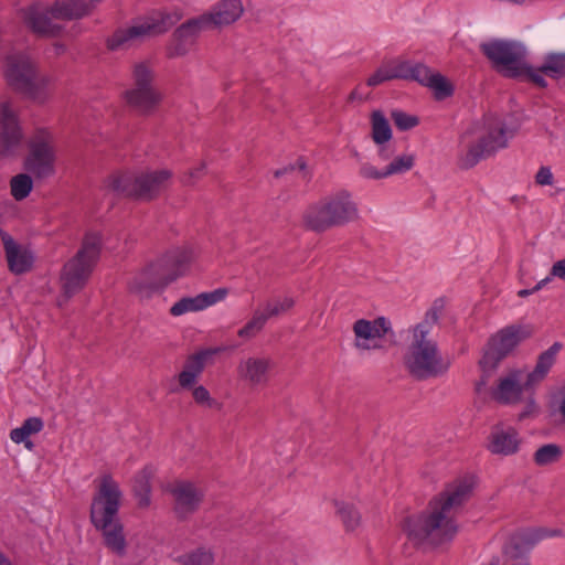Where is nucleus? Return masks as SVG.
Segmentation results:
<instances>
[{"instance_id":"nucleus-1","label":"nucleus","mask_w":565,"mask_h":565,"mask_svg":"<svg viewBox=\"0 0 565 565\" xmlns=\"http://www.w3.org/2000/svg\"><path fill=\"white\" fill-rule=\"evenodd\" d=\"M471 491L472 483L468 479L448 484L425 511L406 520L404 529L408 540L417 546H439L452 541L458 532L457 514Z\"/></svg>"},{"instance_id":"nucleus-2","label":"nucleus","mask_w":565,"mask_h":565,"mask_svg":"<svg viewBox=\"0 0 565 565\" xmlns=\"http://www.w3.org/2000/svg\"><path fill=\"white\" fill-rule=\"evenodd\" d=\"M443 307V302L436 300L423 321L413 329L406 364L411 374L420 380L441 376L450 366V360L441 355L437 341L431 337Z\"/></svg>"},{"instance_id":"nucleus-3","label":"nucleus","mask_w":565,"mask_h":565,"mask_svg":"<svg viewBox=\"0 0 565 565\" xmlns=\"http://www.w3.org/2000/svg\"><path fill=\"white\" fill-rule=\"evenodd\" d=\"M193 259L194 254L190 248L171 249L139 273L130 281L129 288L140 297H150L153 292L164 289L180 276L185 275Z\"/></svg>"},{"instance_id":"nucleus-4","label":"nucleus","mask_w":565,"mask_h":565,"mask_svg":"<svg viewBox=\"0 0 565 565\" xmlns=\"http://www.w3.org/2000/svg\"><path fill=\"white\" fill-rule=\"evenodd\" d=\"M480 51L504 77H524L540 88L547 87L546 79L534 72V67L526 62L527 50L523 43L492 40L481 43Z\"/></svg>"},{"instance_id":"nucleus-5","label":"nucleus","mask_w":565,"mask_h":565,"mask_svg":"<svg viewBox=\"0 0 565 565\" xmlns=\"http://www.w3.org/2000/svg\"><path fill=\"white\" fill-rule=\"evenodd\" d=\"M356 218L355 203L350 200L348 193L341 192L309 205L302 214V224L309 231L323 233Z\"/></svg>"},{"instance_id":"nucleus-6","label":"nucleus","mask_w":565,"mask_h":565,"mask_svg":"<svg viewBox=\"0 0 565 565\" xmlns=\"http://www.w3.org/2000/svg\"><path fill=\"white\" fill-rule=\"evenodd\" d=\"M532 334L533 328L522 324L508 326L493 334L483 348L482 356L479 360L481 375L476 388L488 386L501 361Z\"/></svg>"},{"instance_id":"nucleus-7","label":"nucleus","mask_w":565,"mask_h":565,"mask_svg":"<svg viewBox=\"0 0 565 565\" xmlns=\"http://www.w3.org/2000/svg\"><path fill=\"white\" fill-rule=\"evenodd\" d=\"M102 249V237L98 233H88L81 248L63 267L62 282L67 297L78 292L90 277Z\"/></svg>"},{"instance_id":"nucleus-8","label":"nucleus","mask_w":565,"mask_h":565,"mask_svg":"<svg viewBox=\"0 0 565 565\" xmlns=\"http://www.w3.org/2000/svg\"><path fill=\"white\" fill-rule=\"evenodd\" d=\"M4 75L15 92L34 102H44L47 79L38 72L28 56L22 54L9 56Z\"/></svg>"},{"instance_id":"nucleus-9","label":"nucleus","mask_w":565,"mask_h":565,"mask_svg":"<svg viewBox=\"0 0 565 565\" xmlns=\"http://www.w3.org/2000/svg\"><path fill=\"white\" fill-rule=\"evenodd\" d=\"M181 13L156 11L147 17L143 22L127 29H119L107 39V47L118 51L130 47L135 42L148 35H157L167 32L181 19Z\"/></svg>"},{"instance_id":"nucleus-10","label":"nucleus","mask_w":565,"mask_h":565,"mask_svg":"<svg viewBox=\"0 0 565 565\" xmlns=\"http://www.w3.org/2000/svg\"><path fill=\"white\" fill-rule=\"evenodd\" d=\"M514 129H509L504 124L490 125L487 132L475 141H469L458 156V167L469 170L481 160L493 156L498 150L508 146V140L513 138Z\"/></svg>"},{"instance_id":"nucleus-11","label":"nucleus","mask_w":565,"mask_h":565,"mask_svg":"<svg viewBox=\"0 0 565 565\" xmlns=\"http://www.w3.org/2000/svg\"><path fill=\"white\" fill-rule=\"evenodd\" d=\"M171 178L169 170L134 175L120 173L111 177L110 188L118 194L140 201H151L166 188Z\"/></svg>"},{"instance_id":"nucleus-12","label":"nucleus","mask_w":565,"mask_h":565,"mask_svg":"<svg viewBox=\"0 0 565 565\" xmlns=\"http://www.w3.org/2000/svg\"><path fill=\"white\" fill-rule=\"evenodd\" d=\"M561 349L562 344L554 342L546 351L539 355L532 372L526 373L521 369L507 371L497 380L495 388H532L540 385L554 365Z\"/></svg>"},{"instance_id":"nucleus-13","label":"nucleus","mask_w":565,"mask_h":565,"mask_svg":"<svg viewBox=\"0 0 565 565\" xmlns=\"http://www.w3.org/2000/svg\"><path fill=\"white\" fill-rule=\"evenodd\" d=\"M132 88L125 92L128 105L142 114L151 111L161 100L153 85V70L146 62L137 63L132 70Z\"/></svg>"},{"instance_id":"nucleus-14","label":"nucleus","mask_w":565,"mask_h":565,"mask_svg":"<svg viewBox=\"0 0 565 565\" xmlns=\"http://www.w3.org/2000/svg\"><path fill=\"white\" fill-rule=\"evenodd\" d=\"M120 500L119 484L110 475L102 476L90 505V520L94 526H106L107 522L118 520Z\"/></svg>"},{"instance_id":"nucleus-15","label":"nucleus","mask_w":565,"mask_h":565,"mask_svg":"<svg viewBox=\"0 0 565 565\" xmlns=\"http://www.w3.org/2000/svg\"><path fill=\"white\" fill-rule=\"evenodd\" d=\"M54 151L52 136L39 130L30 142V153L25 159V169L36 178H46L54 172Z\"/></svg>"},{"instance_id":"nucleus-16","label":"nucleus","mask_w":565,"mask_h":565,"mask_svg":"<svg viewBox=\"0 0 565 565\" xmlns=\"http://www.w3.org/2000/svg\"><path fill=\"white\" fill-rule=\"evenodd\" d=\"M173 498V510L179 519H186L201 505L204 492L195 483L186 480H177L168 488Z\"/></svg>"},{"instance_id":"nucleus-17","label":"nucleus","mask_w":565,"mask_h":565,"mask_svg":"<svg viewBox=\"0 0 565 565\" xmlns=\"http://www.w3.org/2000/svg\"><path fill=\"white\" fill-rule=\"evenodd\" d=\"M487 440V449L499 456L516 454L522 441L519 431L513 426L503 423H499L491 428Z\"/></svg>"},{"instance_id":"nucleus-18","label":"nucleus","mask_w":565,"mask_h":565,"mask_svg":"<svg viewBox=\"0 0 565 565\" xmlns=\"http://www.w3.org/2000/svg\"><path fill=\"white\" fill-rule=\"evenodd\" d=\"M207 18H193L182 23L174 32L173 40L168 49L169 57L185 55L194 44L199 33L206 29Z\"/></svg>"},{"instance_id":"nucleus-19","label":"nucleus","mask_w":565,"mask_h":565,"mask_svg":"<svg viewBox=\"0 0 565 565\" xmlns=\"http://www.w3.org/2000/svg\"><path fill=\"white\" fill-rule=\"evenodd\" d=\"M483 398L500 405L521 406L519 419L531 416L536 411L535 399L531 391H478Z\"/></svg>"},{"instance_id":"nucleus-20","label":"nucleus","mask_w":565,"mask_h":565,"mask_svg":"<svg viewBox=\"0 0 565 565\" xmlns=\"http://www.w3.org/2000/svg\"><path fill=\"white\" fill-rule=\"evenodd\" d=\"M408 81H415L423 86L434 90L436 99H444L454 94L451 83L441 74L433 73L431 70L423 63H413Z\"/></svg>"},{"instance_id":"nucleus-21","label":"nucleus","mask_w":565,"mask_h":565,"mask_svg":"<svg viewBox=\"0 0 565 565\" xmlns=\"http://www.w3.org/2000/svg\"><path fill=\"white\" fill-rule=\"evenodd\" d=\"M228 290L218 288L211 292H202L195 297H183L170 308V315L174 317L182 316L188 312L201 311L205 308L222 301Z\"/></svg>"},{"instance_id":"nucleus-22","label":"nucleus","mask_w":565,"mask_h":565,"mask_svg":"<svg viewBox=\"0 0 565 565\" xmlns=\"http://www.w3.org/2000/svg\"><path fill=\"white\" fill-rule=\"evenodd\" d=\"M0 236L10 271L17 275L26 273L32 266V256L26 250L21 249L8 233L0 231Z\"/></svg>"},{"instance_id":"nucleus-23","label":"nucleus","mask_w":565,"mask_h":565,"mask_svg":"<svg viewBox=\"0 0 565 565\" xmlns=\"http://www.w3.org/2000/svg\"><path fill=\"white\" fill-rule=\"evenodd\" d=\"M1 125L0 140L3 148L2 153L8 154L22 139L18 118L8 104H3L1 107Z\"/></svg>"},{"instance_id":"nucleus-24","label":"nucleus","mask_w":565,"mask_h":565,"mask_svg":"<svg viewBox=\"0 0 565 565\" xmlns=\"http://www.w3.org/2000/svg\"><path fill=\"white\" fill-rule=\"evenodd\" d=\"M243 11L244 8L241 0H224L211 13L201 17L207 18L206 28L210 25L221 26L235 22Z\"/></svg>"},{"instance_id":"nucleus-25","label":"nucleus","mask_w":565,"mask_h":565,"mask_svg":"<svg viewBox=\"0 0 565 565\" xmlns=\"http://www.w3.org/2000/svg\"><path fill=\"white\" fill-rule=\"evenodd\" d=\"M50 15V9L44 11L38 7H30L24 13V21L34 33L55 36L60 34L62 28L53 23Z\"/></svg>"},{"instance_id":"nucleus-26","label":"nucleus","mask_w":565,"mask_h":565,"mask_svg":"<svg viewBox=\"0 0 565 565\" xmlns=\"http://www.w3.org/2000/svg\"><path fill=\"white\" fill-rule=\"evenodd\" d=\"M89 0H56L50 8L51 17L60 20L81 19L89 13Z\"/></svg>"},{"instance_id":"nucleus-27","label":"nucleus","mask_w":565,"mask_h":565,"mask_svg":"<svg viewBox=\"0 0 565 565\" xmlns=\"http://www.w3.org/2000/svg\"><path fill=\"white\" fill-rule=\"evenodd\" d=\"M547 535H555V533H542L536 536L533 541H523L520 539L512 540L505 545L503 550L504 561L508 565H530L527 554L534 545V543Z\"/></svg>"},{"instance_id":"nucleus-28","label":"nucleus","mask_w":565,"mask_h":565,"mask_svg":"<svg viewBox=\"0 0 565 565\" xmlns=\"http://www.w3.org/2000/svg\"><path fill=\"white\" fill-rule=\"evenodd\" d=\"M103 532L105 545L115 554L124 556L126 554V539L124 527L119 520L107 522L106 526H95Z\"/></svg>"},{"instance_id":"nucleus-29","label":"nucleus","mask_w":565,"mask_h":565,"mask_svg":"<svg viewBox=\"0 0 565 565\" xmlns=\"http://www.w3.org/2000/svg\"><path fill=\"white\" fill-rule=\"evenodd\" d=\"M214 350H203L190 356L184 370L179 374V383L186 387L194 383L196 375L203 370L206 361L213 356Z\"/></svg>"},{"instance_id":"nucleus-30","label":"nucleus","mask_w":565,"mask_h":565,"mask_svg":"<svg viewBox=\"0 0 565 565\" xmlns=\"http://www.w3.org/2000/svg\"><path fill=\"white\" fill-rule=\"evenodd\" d=\"M353 332L355 335L354 347L358 350H375L382 349L381 344H369L366 341L381 338V333L375 329L373 321L359 319L353 323Z\"/></svg>"},{"instance_id":"nucleus-31","label":"nucleus","mask_w":565,"mask_h":565,"mask_svg":"<svg viewBox=\"0 0 565 565\" xmlns=\"http://www.w3.org/2000/svg\"><path fill=\"white\" fill-rule=\"evenodd\" d=\"M156 469L152 466H146L135 477L134 492L140 508H148L150 505L151 479Z\"/></svg>"},{"instance_id":"nucleus-32","label":"nucleus","mask_w":565,"mask_h":565,"mask_svg":"<svg viewBox=\"0 0 565 565\" xmlns=\"http://www.w3.org/2000/svg\"><path fill=\"white\" fill-rule=\"evenodd\" d=\"M542 77L548 76L553 79H559L565 77V52H552L544 56L542 65L534 68Z\"/></svg>"},{"instance_id":"nucleus-33","label":"nucleus","mask_w":565,"mask_h":565,"mask_svg":"<svg viewBox=\"0 0 565 565\" xmlns=\"http://www.w3.org/2000/svg\"><path fill=\"white\" fill-rule=\"evenodd\" d=\"M371 137L372 140L377 145L382 146L392 139V128L381 110H373L371 113Z\"/></svg>"},{"instance_id":"nucleus-34","label":"nucleus","mask_w":565,"mask_h":565,"mask_svg":"<svg viewBox=\"0 0 565 565\" xmlns=\"http://www.w3.org/2000/svg\"><path fill=\"white\" fill-rule=\"evenodd\" d=\"M43 428V422L39 417H30L23 424L11 430L10 438L15 444L24 443L25 447L31 449L32 443L29 439L31 435L38 434Z\"/></svg>"},{"instance_id":"nucleus-35","label":"nucleus","mask_w":565,"mask_h":565,"mask_svg":"<svg viewBox=\"0 0 565 565\" xmlns=\"http://www.w3.org/2000/svg\"><path fill=\"white\" fill-rule=\"evenodd\" d=\"M174 561L180 565H212L214 563V554L211 550L198 547L179 555Z\"/></svg>"},{"instance_id":"nucleus-36","label":"nucleus","mask_w":565,"mask_h":565,"mask_svg":"<svg viewBox=\"0 0 565 565\" xmlns=\"http://www.w3.org/2000/svg\"><path fill=\"white\" fill-rule=\"evenodd\" d=\"M269 361L265 359H248L245 363V376L253 384H262L266 379Z\"/></svg>"},{"instance_id":"nucleus-37","label":"nucleus","mask_w":565,"mask_h":565,"mask_svg":"<svg viewBox=\"0 0 565 565\" xmlns=\"http://www.w3.org/2000/svg\"><path fill=\"white\" fill-rule=\"evenodd\" d=\"M562 457V448L556 444H546L541 446L534 452V462L537 466H548L557 462Z\"/></svg>"},{"instance_id":"nucleus-38","label":"nucleus","mask_w":565,"mask_h":565,"mask_svg":"<svg viewBox=\"0 0 565 565\" xmlns=\"http://www.w3.org/2000/svg\"><path fill=\"white\" fill-rule=\"evenodd\" d=\"M337 513L341 518L347 531L355 530L360 524V513L354 509L353 505L335 501Z\"/></svg>"},{"instance_id":"nucleus-39","label":"nucleus","mask_w":565,"mask_h":565,"mask_svg":"<svg viewBox=\"0 0 565 565\" xmlns=\"http://www.w3.org/2000/svg\"><path fill=\"white\" fill-rule=\"evenodd\" d=\"M11 194L17 201L24 200L32 191V179L29 174H18L11 179Z\"/></svg>"},{"instance_id":"nucleus-40","label":"nucleus","mask_w":565,"mask_h":565,"mask_svg":"<svg viewBox=\"0 0 565 565\" xmlns=\"http://www.w3.org/2000/svg\"><path fill=\"white\" fill-rule=\"evenodd\" d=\"M415 163V157L413 154H403L396 157L392 162L384 169V174L388 177L394 174H402L409 171Z\"/></svg>"},{"instance_id":"nucleus-41","label":"nucleus","mask_w":565,"mask_h":565,"mask_svg":"<svg viewBox=\"0 0 565 565\" xmlns=\"http://www.w3.org/2000/svg\"><path fill=\"white\" fill-rule=\"evenodd\" d=\"M266 323V317L262 315L260 311H255L253 318L238 330V337L243 339H252L254 338Z\"/></svg>"},{"instance_id":"nucleus-42","label":"nucleus","mask_w":565,"mask_h":565,"mask_svg":"<svg viewBox=\"0 0 565 565\" xmlns=\"http://www.w3.org/2000/svg\"><path fill=\"white\" fill-rule=\"evenodd\" d=\"M391 118L395 127L401 131H407L419 124V118L415 115H409L403 110L394 109L391 111Z\"/></svg>"},{"instance_id":"nucleus-43","label":"nucleus","mask_w":565,"mask_h":565,"mask_svg":"<svg viewBox=\"0 0 565 565\" xmlns=\"http://www.w3.org/2000/svg\"><path fill=\"white\" fill-rule=\"evenodd\" d=\"M385 66L391 79L398 78L408 81L412 67L411 61L394 60L388 62Z\"/></svg>"},{"instance_id":"nucleus-44","label":"nucleus","mask_w":565,"mask_h":565,"mask_svg":"<svg viewBox=\"0 0 565 565\" xmlns=\"http://www.w3.org/2000/svg\"><path fill=\"white\" fill-rule=\"evenodd\" d=\"M294 299L285 298L284 300L268 301L265 306V311L262 312L266 317V321L271 317H277L288 311L294 306Z\"/></svg>"},{"instance_id":"nucleus-45","label":"nucleus","mask_w":565,"mask_h":565,"mask_svg":"<svg viewBox=\"0 0 565 565\" xmlns=\"http://www.w3.org/2000/svg\"><path fill=\"white\" fill-rule=\"evenodd\" d=\"M195 403L204 408L218 409L221 402L211 395L210 391H192Z\"/></svg>"},{"instance_id":"nucleus-46","label":"nucleus","mask_w":565,"mask_h":565,"mask_svg":"<svg viewBox=\"0 0 565 565\" xmlns=\"http://www.w3.org/2000/svg\"><path fill=\"white\" fill-rule=\"evenodd\" d=\"M552 415H559L565 423V391H559L551 402Z\"/></svg>"},{"instance_id":"nucleus-47","label":"nucleus","mask_w":565,"mask_h":565,"mask_svg":"<svg viewBox=\"0 0 565 565\" xmlns=\"http://www.w3.org/2000/svg\"><path fill=\"white\" fill-rule=\"evenodd\" d=\"M360 173L362 177H364L366 179H375V180L388 177V174H384V170L380 171L372 164H367V163L363 164L361 167Z\"/></svg>"},{"instance_id":"nucleus-48","label":"nucleus","mask_w":565,"mask_h":565,"mask_svg":"<svg viewBox=\"0 0 565 565\" xmlns=\"http://www.w3.org/2000/svg\"><path fill=\"white\" fill-rule=\"evenodd\" d=\"M535 182L539 185H552L553 173L548 167H541L535 175Z\"/></svg>"},{"instance_id":"nucleus-49","label":"nucleus","mask_w":565,"mask_h":565,"mask_svg":"<svg viewBox=\"0 0 565 565\" xmlns=\"http://www.w3.org/2000/svg\"><path fill=\"white\" fill-rule=\"evenodd\" d=\"M386 81H391L388 77V72L386 66L379 68L373 75H371L367 79L369 86H377Z\"/></svg>"},{"instance_id":"nucleus-50","label":"nucleus","mask_w":565,"mask_h":565,"mask_svg":"<svg viewBox=\"0 0 565 565\" xmlns=\"http://www.w3.org/2000/svg\"><path fill=\"white\" fill-rule=\"evenodd\" d=\"M205 164L201 163L198 168L190 170L184 179L183 182L185 184H192L196 179H200L204 174Z\"/></svg>"},{"instance_id":"nucleus-51","label":"nucleus","mask_w":565,"mask_h":565,"mask_svg":"<svg viewBox=\"0 0 565 565\" xmlns=\"http://www.w3.org/2000/svg\"><path fill=\"white\" fill-rule=\"evenodd\" d=\"M372 321L374 323L375 329H377V331L381 333V338H383L391 331V323L386 318L377 317Z\"/></svg>"},{"instance_id":"nucleus-52","label":"nucleus","mask_w":565,"mask_h":565,"mask_svg":"<svg viewBox=\"0 0 565 565\" xmlns=\"http://www.w3.org/2000/svg\"><path fill=\"white\" fill-rule=\"evenodd\" d=\"M551 276L557 277L565 281V257L553 264L551 268Z\"/></svg>"},{"instance_id":"nucleus-53","label":"nucleus","mask_w":565,"mask_h":565,"mask_svg":"<svg viewBox=\"0 0 565 565\" xmlns=\"http://www.w3.org/2000/svg\"><path fill=\"white\" fill-rule=\"evenodd\" d=\"M548 281H551V277H546L545 279L539 281L532 289L519 290L518 296L521 298L527 297V296L541 290Z\"/></svg>"},{"instance_id":"nucleus-54","label":"nucleus","mask_w":565,"mask_h":565,"mask_svg":"<svg viewBox=\"0 0 565 565\" xmlns=\"http://www.w3.org/2000/svg\"><path fill=\"white\" fill-rule=\"evenodd\" d=\"M392 156V152L388 150V148L385 145L380 146L379 149V157L383 160L390 159Z\"/></svg>"},{"instance_id":"nucleus-55","label":"nucleus","mask_w":565,"mask_h":565,"mask_svg":"<svg viewBox=\"0 0 565 565\" xmlns=\"http://www.w3.org/2000/svg\"><path fill=\"white\" fill-rule=\"evenodd\" d=\"M292 170H294V167H292V166L287 167V168H284V169L276 170V171H275V177H276V178H279V177H281V175L286 174L288 171H292Z\"/></svg>"},{"instance_id":"nucleus-56","label":"nucleus","mask_w":565,"mask_h":565,"mask_svg":"<svg viewBox=\"0 0 565 565\" xmlns=\"http://www.w3.org/2000/svg\"><path fill=\"white\" fill-rule=\"evenodd\" d=\"M475 132V127L469 128L460 136V142L465 143L468 136L472 135Z\"/></svg>"},{"instance_id":"nucleus-57","label":"nucleus","mask_w":565,"mask_h":565,"mask_svg":"<svg viewBox=\"0 0 565 565\" xmlns=\"http://www.w3.org/2000/svg\"><path fill=\"white\" fill-rule=\"evenodd\" d=\"M0 565H12V563L3 554H0Z\"/></svg>"},{"instance_id":"nucleus-58","label":"nucleus","mask_w":565,"mask_h":565,"mask_svg":"<svg viewBox=\"0 0 565 565\" xmlns=\"http://www.w3.org/2000/svg\"><path fill=\"white\" fill-rule=\"evenodd\" d=\"M355 97H356L355 92H352V93L350 94V97H349V98H350V99H354Z\"/></svg>"},{"instance_id":"nucleus-59","label":"nucleus","mask_w":565,"mask_h":565,"mask_svg":"<svg viewBox=\"0 0 565 565\" xmlns=\"http://www.w3.org/2000/svg\"><path fill=\"white\" fill-rule=\"evenodd\" d=\"M299 168H300L301 170H303V169L306 168V163H305V162H300V163H299Z\"/></svg>"},{"instance_id":"nucleus-60","label":"nucleus","mask_w":565,"mask_h":565,"mask_svg":"<svg viewBox=\"0 0 565 565\" xmlns=\"http://www.w3.org/2000/svg\"><path fill=\"white\" fill-rule=\"evenodd\" d=\"M562 388H565V385Z\"/></svg>"}]
</instances>
